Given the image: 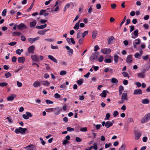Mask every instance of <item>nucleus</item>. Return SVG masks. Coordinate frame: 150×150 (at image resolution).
I'll list each match as a JSON object with an SVG mask.
<instances>
[{"label": "nucleus", "mask_w": 150, "mask_h": 150, "mask_svg": "<svg viewBox=\"0 0 150 150\" xmlns=\"http://www.w3.org/2000/svg\"><path fill=\"white\" fill-rule=\"evenodd\" d=\"M21 34H22L21 33L16 31L12 33V35L13 36H15L16 35L19 36Z\"/></svg>", "instance_id": "cd10ccee"}, {"label": "nucleus", "mask_w": 150, "mask_h": 150, "mask_svg": "<svg viewBox=\"0 0 150 150\" xmlns=\"http://www.w3.org/2000/svg\"><path fill=\"white\" fill-rule=\"evenodd\" d=\"M141 56V55L138 53H137L134 54V57L136 58H139V57Z\"/></svg>", "instance_id": "8fccbe9b"}, {"label": "nucleus", "mask_w": 150, "mask_h": 150, "mask_svg": "<svg viewBox=\"0 0 150 150\" xmlns=\"http://www.w3.org/2000/svg\"><path fill=\"white\" fill-rule=\"evenodd\" d=\"M122 74L124 77H128V78H129V76L128 73L126 72H123L122 73Z\"/></svg>", "instance_id": "79ce46f5"}, {"label": "nucleus", "mask_w": 150, "mask_h": 150, "mask_svg": "<svg viewBox=\"0 0 150 150\" xmlns=\"http://www.w3.org/2000/svg\"><path fill=\"white\" fill-rule=\"evenodd\" d=\"M23 50L22 49L21 50L18 49L16 50V54L19 55H21V52H23Z\"/></svg>", "instance_id": "2f4dec72"}, {"label": "nucleus", "mask_w": 150, "mask_h": 150, "mask_svg": "<svg viewBox=\"0 0 150 150\" xmlns=\"http://www.w3.org/2000/svg\"><path fill=\"white\" fill-rule=\"evenodd\" d=\"M93 148L95 150H97L98 149L97 144L96 143H94L93 144Z\"/></svg>", "instance_id": "3c124183"}, {"label": "nucleus", "mask_w": 150, "mask_h": 150, "mask_svg": "<svg viewBox=\"0 0 150 150\" xmlns=\"http://www.w3.org/2000/svg\"><path fill=\"white\" fill-rule=\"evenodd\" d=\"M80 131L81 132H85L87 131V128L86 127H83L80 129Z\"/></svg>", "instance_id": "de8ad7c7"}, {"label": "nucleus", "mask_w": 150, "mask_h": 150, "mask_svg": "<svg viewBox=\"0 0 150 150\" xmlns=\"http://www.w3.org/2000/svg\"><path fill=\"white\" fill-rule=\"evenodd\" d=\"M35 146L33 144H30L29 146H27L24 148L26 149L27 150H34V148Z\"/></svg>", "instance_id": "6ab92c4d"}, {"label": "nucleus", "mask_w": 150, "mask_h": 150, "mask_svg": "<svg viewBox=\"0 0 150 150\" xmlns=\"http://www.w3.org/2000/svg\"><path fill=\"white\" fill-rule=\"evenodd\" d=\"M48 58L51 60L52 61L54 62L57 63V61L56 59L54 58L52 56L49 55L48 56Z\"/></svg>", "instance_id": "412c9836"}, {"label": "nucleus", "mask_w": 150, "mask_h": 150, "mask_svg": "<svg viewBox=\"0 0 150 150\" xmlns=\"http://www.w3.org/2000/svg\"><path fill=\"white\" fill-rule=\"evenodd\" d=\"M49 110H51V111L54 112L56 115L59 114L62 111V109L59 107L55 108H51L49 109Z\"/></svg>", "instance_id": "7ed1b4c3"}, {"label": "nucleus", "mask_w": 150, "mask_h": 150, "mask_svg": "<svg viewBox=\"0 0 150 150\" xmlns=\"http://www.w3.org/2000/svg\"><path fill=\"white\" fill-rule=\"evenodd\" d=\"M68 53L70 56L72 55L73 53V50L72 49H70L68 51Z\"/></svg>", "instance_id": "c9c22d12"}, {"label": "nucleus", "mask_w": 150, "mask_h": 150, "mask_svg": "<svg viewBox=\"0 0 150 150\" xmlns=\"http://www.w3.org/2000/svg\"><path fill=\"white\" fill-rule=\"evenodd\" d=\"M41 83L43 85L47 86H49L50 84V83L47 81H41Z\"/></svg>", "instance_id": "4be33fe9"}, {"label": "nucleus", "mask_w": 150, "mask_h": 150, "mask_svg": "<svg viewBox=\"0 0 150 150\" xmlns=\"http://www.w3.org/2000/svg\"><path fill=\"white\" fill-rule=\"evenodd\" d=\"M35 49V47L34 45H32L29 47L28 49V52L29 53H34V51Z\"/></svg>", "instance_id": "9b49d317"}, {"label": "nucleus", "mask_w": 150, "mask_h": 150, "mask_svg": "<svg viewBox=\"0 0 150 150\" xmlns=\"http://www.w3.org/2000/svg\"><path fill=\"white\" fill-rule=\"evenodd\" d=\"M119 57V56L117 54H115L114 56V59L115 62V63H117L118 62V59Z\"/></svg>", "instance_id": "f704fd0d"}, {"label": "nucleus", "mask_w": 150, "mask_h": 150, "mask_svg": "<svg viewBox=\"0 0 150 150\" xmlns=\"http://www.w3.org/2000/svg\"><path fill=\"white\" fill-rule=\"evenodd\" d=\"M33 85L34 87L35 88L40 87L41 85V83L38 81H35L33 83Z\"/></svg>", "instance_id": "a211bd4d"}, {"label": "nucleus", "mask_w": 150, "mask_h": 150, "mask_svg": "<svg viewBox=\"0 0 150 150\" xmlns=\"http://www.w3.org/2000/svg\"><path fill=\"white\" fill-rule=\"evenodd\" d=\"M6 12H7L6 9H4L2 13H1L2 16H5L6 15Z\"/></svg>", "instance_id": "a18cd8bd"}, {"label": "nucleus", "mask_w": 150, "mask_h": 150, "mask_svg": "<svg viewBox=\"0 0 150 150\" xmlns=\"http://www.w3.org/2000/svg\"><path fill=\"white\" fill-rule=\"evenodd\" d=\"M142 103L143 104H148L149 103V101L147 99H144L142 100Z\"/></svg>", "instance_id": "473e14b6"}, {"label": "nucleus", "mask_w": 150, "mask_h": 150, "mask_svg": "<svg viewBox=\"0 0 150 150\" xmlns=\"http://www.w3.org/2000/svg\"><path fill=\"white\" fill-rule=\"evenodd\" d=\"M97 34V33L95 31H93L92 33V37L93 39L96 38V37Z\"/></svg>", "instance_id": "72a5a7b5"}, {"label": "nucleus", "mask_w": 150, "mask_h": 150, "mask_svg": "<svg viewBox=\"0 0 150 150\" xmlns=\"http://www.w3.org/2000/svg\"><path fill=\"white\" fill-rule=\"evenodd\" d=\"M76 140L77 142H80L81 141L82 139L79 137H76Z\"/></svg>", "instance_id": "052dcab7"}, {"label": "nucleus", "mask_w": 150, "mask_h": 150, "mask_svg": "<svg viewBox=\"0 0 150 150\" xmlns=\"http://www.w3.org/2000/svg\"><path fill=\"white\" fill-rule=\"evenodd\" d=\"M125 145L122 144L120 147L119 149V150H125Z\"/></svg>", "instance_id": "37998d69"}, {"label": "nucleus", "mask_w": 150, "mask_h": 150, "mask_svg": "<svg viewBox=\"0 0 150 150\" xmlns=\"http://www.w3.org/2000/svg\"><path fill=\"white\" fill-rule=\"evenodd\" d=\"M118 112L117 111H115L113 112V116L114 117H115L118 114Z\"/></svg>", "instance_id": "69168bd1"}, {"label": "nucleus", "mask_w": 150, "mask_h": 150, "mask_svg": "<svg viewBox=\"0 0 150 150\" xmlns=\"http://www.w3.org/2000/svg\"><path fill=\"white\" fill-rule=\"evenodd\" d=\"M144 76L145 74L142 73H138L137 74V76L139 78H143L144 77Z\"/></svg>", "instance_id": "c85d7f7f"}, {"label": "nucleus", "mask_w": 150, "mask_h": 150, "mask_svg": "<svg viewBox=\"0 0 150 150\" xmlns=\"http://www.w3.org/2000/svg\"><path fill=\"white\" fill-rule=\"evenodd\" d=\"M27 130V129L26 128H23L21 127H19L18 128H16L15 130V132L16 134L20 133L22 134H23L25 133Z\"/></svg>", "instance_id": "f257e3e1"}, {"label": "nucleus", "mask_w": 150, "mask_h": 150, "mask_svg": "<svg viewBox=\"0 0 150 150\" xmlns=\"http://www.w3.org/2000/svg\"><path fill=\"white\" fill-rule=\"evenodd\" d=\"M8 83L6 82L0 83V86L1 87H4L7 85Z\"/></svg>", "instance_id": "58836bf2"}, {"label": "nucleus", "mask_w": 150, "mask_h": 150, "mask_svg": "<svg viewBox=\"0 0 150 150\" xmlns=\"http://www.w3.org/2000/svg\"><path fill=\"white\" fill-rule=\"evenodd\" d=\"M17 58L15 56H13V57L12 59V61L13 62H15L16 61Z\"/></svg>", "instance_id": "e2e57ef3"}, {"label": "nucleus", "mask_w": 150, "mask_h": 150, "mask_svg": "<svg viewBox=\"0 0 150 150\" xmlns=\"http://www.w3.org/2000/svg\"><path fill=\"white\" fill-rule=\"evenodd\" d=\"M18 28L19 30H23L27 28L26 26L23 23H21L19 24L17 27Z\"/></svg>", "instance_id": "4468645a"}, {"label": "nucleus", "mask_w": 150, "mask_h": 150, "mask_svg": "<svg viewBox=\"0 0 150 150\" xmlns=\"http://www.w3.org/2000/svg\"><path fill=\"white\" fill-rule=\"evenodd\" d=\"M45 102L47 104H52L53 103L52 101L48 100H46Z\"/></svg>", "instance_id": "680f3d73"}, {"label": "nucleus", "mask_w": 150, "mask_h": 150, "mask_svg": "<svg viewBox=\"0 0 150 150\" xmlns=\"http://www.w3.org/2000/svg\"><path fill=\"white\" fill-rule=\"evenodd\" d=\"M114 39L115 38L113 36H112L110 38H108V44H110L111 41Z\"/></svg>", "instance_id": "c756f323"}, {"label": "nucleus", "mask_w": 150, "mask_h": 150, "mask_svg": "<svg viewBox=\"0 0 150 150\" xmlns=\"http://www.w3.org/2000/svg\"><path fill=\"white\" fill-rule=\"evenodd\" d=\"M142 94V92L141 90L140 89H137L135 90L134 92V95H138Z\"/></svg>", "instance_id": "2eb2a0df"}, {"label": "nucleus", "mask_w": 150, "mask_h": 150, "mask_svg": "<svg viewBox=\"0 0 150 150\" xmlns=\"http://www.w3.org/2000/svg\"><path fill=\"white\" fill-rule=\"evenodd\" d=\"M99 48L98 45H96L94 47V51L95 52H96L99 49Z\"/></svg>", "instance_id": "774afa93"}, {"label": "nucleus", "mask_w": 150, "mask_h": 150, "mask_svg": "<svg viewBox=\"0 0 150 150\" xmlns=\"http://www.w3.org/2000/svg\"><path fill=\"white\" fill-rule=\"evenodd\" d=\"M67 74V72L65 71L62 70L60 72V75H63L66 74Z\"/></svg>", "instance_id": "603ef678"}, {"label": "nucleus", "mask_w": 150, "mask_h": 150, "mask_svg": "<svg viewBox=\"0 0 150 150\" xmlns=\"http://www.w3.org/2000/svg\"><path fill=\"white\" fill-rule=\"evenodd\" d=\"M18 61L19 62L23 63L25 61V58L23 57H19L18 58Z\"/></svg>", "instance_id": "aec40b11"}, {"label": "nucleus", "mask_w": 150, "mask_h": 150, "mask_svg": "<svg viewBox=\"0 0 150 150\" xmlns=\"http://www.w3.org/2000/svg\"><path fill=\"white\" fill-rule=\"evenodd\" d=\"M80 21H79L75 25L74 27V28L75 30H78L79 28V23Z\"/></svg>", "instance_id": "bb28decb"}, {"label": "nucleus", "mask_w": 150, "mask_h": 150, "mask_svg": "<svg viewBox=\"0 0 150 150\" xmlns=\"http://www.w3.org/2000/svg\"><path fill=\"white\" fill-rule=\"evenodd\" d=\"M67 129L68 131H74V128H71L70 127H68Z\"/></svg>", "instance_id": "09e8293b"}, {"label": "nucleus", "mask_w": 150, "mask_h": 150, "mask_svg": "<svg viewBox=\"0 0 150 150\" xmlns=\"http://www.w3.org/2000/svg\"><path fill=\"white\" fill-rule=\"evenodd\" d=\"M17 84L18 87H21L22 85V83L19 81H17Z\"/></svg>", "instance_id": "bf43d9fd"}, {"label": "nucleus", "mask_w": 150, "mask_h": 150, "mask_svg": "<svg viewBox=\"0 0 150 150\" xmlns=\"http://www.w3.org/2000/svg\"><path fill=\"white\" fill-rule=\"evenodd\" d=\"M116 5L115 4H113L111 5V7L112 8L114 9L116 7Z\"/></svg>", "instance_id": "338daca9"}, {"label": "nucleus", "mask_w": 150, "mask_h": 150, "mask_svg": "<svg viewBox=\"0 0 150 150\" xmlns=\"http://www.w3.org/2000/svg\"><path fill=\"white\" fill-rule=\"evenodd\" d=\"M132 55L131 54L128 55L126 59V62L128 64H130L132 62L133 60Z\"/></svg>", "instance_id": "0eeeda50"}, {"label": "nucleus", "mask_w": 150, "mask_h": 150, "mask_svg": "<svg viewBox=\"0 0 150 150\" xmlns=\"http://www.w3.org/2000/svg\"><path fill=\"white\" fill-rule=\"evenodd\" d=\"M111 62V60L110 59H106L105 61V63H110Z\"/></svg>", "instance_id": "13d9d810"}, {"label": "nucleus", "mask_w": 150, "mask_h": 150, "mask_svg": "<svg viewBox=\"0 0 150 150\" xmlns=\"http://www.w3.org/2000/svg\"><path fill=\"white\" fill-rule=\"evenodd\" d=\"M83 83V80L81 79H80L79 80H78L77 83L79 85H81Z\"/></svg>", "instance_id": "ea45409f"}, {"label": "nucleus", "mask_w": 150, "mask_h": 150, "mask_svg": "<svg viewBox=\"0 0 150 150\" xmlns=\"http://www.w3.org/2000/svg\"><path fill=\"white\" fill-rule=\"evenodd\" d=\"M39 139L41 142V143L43 145H44L45 144V142L44 141L43 139L41 137L39 138Z\"/></svg>", "instance_id": "4d7b16f0"}, {"label": "nucleus", "mask_w": 150, "mask_h": 150, "mask_svg": "<svg viewBox=\"0 0 150 150\" xmlns=\"http://www.w3.org/2000/svg\"><path fill=\"white\" fill-rule=\"evenodd\" d=\"M32 116V115L31 113L28 112H26V114H23V117L25 119H28L29 118V117H31Z\"/></svg>", "instance_id": "1a4fd4ad"}, {"label": "nucleus", "mask_w": 150, "mask_h": 150, "mask_svg": "<svg viewBox=\"0 0 150 150\" xmlns=\"http://www.w3.org/2000/svg\"><path fill=\"white\" fill-rule=\"evenodd\" d=\"M111 82L115 84H117L118 82L117 80L115 78H112L111 79Z\"/></svg>", "instance_id": "a878e982"}, {"label": "nucleus", "mask_w": 150, "mask_h": 150, "mask_svg": "<svg viewBox=\"0 0 150 150\" xmlns=\"http://www.w3.org/2000/svg\"><path fill=\"white\" fill-rule=\"evenodd\" d=\"M16 44V42H12L8 43V45L11 46L15 45Z\"/></svg>", "instance_id": "5fc2aeb1"}, {"label": "nucleus", "mask_w": 150, "mask_h": 150, "mask_svg": "<svg viewBox=\"0 0 150 150\" xmlns=\"http://www.w3.org/2000/svg\"><path fill=\"white\" fill-rule=\"evenodd\" d=\"M46 10H42L40 11L39 13V15H43L44 16H48L49 15V13L48 12H46Z\"/></svg>", "instance_id": "ddd939ff"}, {"label": "nucleus", "mask_w": 150, "mask_h": 150, "mask_svg": "<svg viewBox=\"0 0 150 150\" xmlns=\"http://www.w3.org/2000/svg\"><path fill=\"white\" fill-rule=\"evenodd\" d=\"M39 38V37H36L34 38H29L28 39V40L29 41V42L31 43L32 44L33 42H34L35 41L38 40Z\"/></svg>", "instance_id": "f3484780"}, {"label": "nucleus", "mask_w": 150, "mask_h": 150, "mask_svg": "<svg viewBox=\"0 0 150 150\" xmlns=\"http://www.w3.org/2000/svg\"><path fill=\"white\" fill-rule=\"evenodd\" d=\"M126 19V16H125L124 17V18L123 19V20L122 21L121 23L120 24V28H121V26H122V25L125 22Z\"/></svg>", "instance_id": "49530a36"}, {"label": "nucleus", "mask_w": 150, "mask_h": 150, "mask_svg": "<svg viewBox=\"0 0 150 150\" xmlns=\"http://www.w3.org/2000/svg\"><path fill=\"white\" fill-rule=\"evenodd\" d=\"M54 97L56 98H58L60 97V96L58 93H56L54 95Z\"/></svg>", "instance_id": "0e129e2a"}, {"label": "nucleus", "mask_w": 150, "mask_h": 150, "mask_svg": "<svg viewBox=\"0 0 150 150\" xmlns=\"http://www.w3.org/2000/svg\"><path fill=\"white\" fill-rule=\"evenodd\" d=\"M111 51V50L110 48H104L101 50V52L105 54H109Z\"/></svg>", "instance_id": "6e6552de"}, {"label": "nucleus", "mask_w": 150, "mask_h": 150, "mask_svg": "<svg viewBox=\"0 0 150 150\" xmlns=\"http://www.w3.org/2000/svg\"><path fill=\"white\" fill-rule=\"evenodd\" d=\"M135 134V139L136 140L138 139L142 135L140 132H138L137 131H134Z\"/></svg>", "instance_id": "9d476101"}, {"label": "nucleus", "mask_w": 150, "mask_h": 150, "mask_svg": "<svg viewBox=\"0 0 150 150\" xmlns=\"http://www.w3.org/2000/svg\"><path fill=\"white\" fill-rule=\"evenodd\" d=\"M6 119L8 120V122L10 123L11 124L13 123V120L10 117H7Z\"/></svg>", "instance_id": "4c0bfd02"}, {"label": "nucleus", "mask_w": 150, "mask_h": 150, "mask_svg": "<svg viewBox=\"0 0 150 150\" xmlns=\"http://www.w3.org/2000/svg\"><path fill=\"white\" fill-rule=\"evenodd\" d=\"M98 55V52H94L91 55L90 57V60L91 61H93L94 60H97V56Z\"/></svg>", "instance_id": "39448f33"}, {"label": "nucleus", "mask_w": 150, "mask_h": 150, "mask_svg": "<svg viewBox=\"0 0 150 150\" xmlns=\"http://www.w3.org/2000/svg\"><path fill=\"white\" fill-rule=\"evenodd\" d=\"M47 26L46 24H45L44 25H41L40 26H37L35 27L36 28L38 29H43L45 28Z\"/></svg>", "instance_id": "b1692460"}, {"label": "nucleus", "mask_w": 150, "mask_h": 150, "mask_svg": "<svg viewBox=\"0 0 150 150\" xmlns=\"http://www.w3.org/2000/svg\"><path fill=\"white\" fill-rule=\"evenodd\" d=\"M37 22L36 20H35L33 22L30 23V26L31 28H33L36 25Z\"/></svg>", "instance_id": "5701e85b"}, {"label": "nucleus", "mask_w": 150, "mask_h": 150, "mask_svg": "<svg viewBox=\"0 0 150 150\" xmlns=\"http://www.w3.org/2000/svg\"><path fill=\"white\" fill-rule=\"evenodd\" d=\"M150 119V113H148L141 120L142 123H144L147 122Z\"/></svg>", "instance_id": "20e7f679"}, {"label": "nucleus", "mask_w": 150, "mask_h": 150, "mask_svg": "<svg viewBox=\"0 0 150 150\" xmlns=\"http://www.w3.org/2000/svg\"><path fill=\"white\" fill-rule=\"evenodd\" d=\"M105 91L103 90L102 93L100 94V96L101 97L105 98L106 96V93H105Z\"/></svg>", "instance_id": "7c9ffc66"}, {"label": "nucleus", "mask_w": 150, "mask_h": 150, "mask_svg": "<svg viewBox=\"0 0 150 150\" xmlns=\"http://www.w3.org/2000/svg\"><path fill=\"white\" fill-rule=\"evenodd\" d=\"M103 59V57L102 56H100L99 58L98 59V60L99 62H102Z\"/></svg>", "instance_id": "864d4df0"}, {"label": "nucleus", "mask_w": 150, "mask_h": 150, "mask_svg": "<svg viewBox=\"0 0 150 150\" xmlns=\"http://www.w3.org/2000/svg\"><path fill=\"white\" fill-rule=\"evenodd\" d=\"M114 123V121L113 120L111 122L108 121L106 122L105 121H103L102 122V124L103 126H105L108 128L111 126Z\"/></svg>", "instance_id": "f03ea898"}, {"label": "nucleus", "mask_w": 150, "mask_h": 150, "mask_svg": "<svg viewBox=\"0 0 150 150\" xmlns=\"http://www.w3.org/2000/svg\"><path fill=\"white\" fill-rule=\"evenodd\" d=\"M16 95L14 94H11L10 96L8 97L7 99L8 101H11L13 100L14 99L16 98Z\"/></svg>", "instance_id": "f8f14e48"}, {"label": "nucleus", "mask_w": 150, "mask_h": 150, "mask_svg": "<svg viewBox=\"0 0 150 150\" xmlns=\"http://www.w3.org/2000/svg\"><path fill=\"white\" fill-rule=\"evenodd\" d=\"M49 30V29H45L42 30H41L39 31H38V34L40 35H43L46 32L47 30Z\"/></svg>", "instance_id": "393cba45"}, {"label": "nucleus", "mask_w": 150, "mask_h": 150, "mask_svg": "<svg viewBox=\"0 0 150 150\" xmlns=\"http://www.w3.org/2000/svg\"><path fill=\"white\" fill-rule=\"evenodd\" d=\"M134 43L136 45H139L140 43V40L139 39H137L135 40Z\"/></svg>", "instance_id": "c03bdc74"}, {"label": "nucleus", "mask_w": 150, "mask_h": 150, "mask_svg": "<svg viewBox=\"0 0 150 150\" xmlns=\"http://www.w3.org/2000/svg\"><path fill=\"white\" fill-rule=\"evenodd\" d=\"M138 31L137 30H136L134 32V34L135 36L137 37L138 35Z\"/></svg>", "instance_id": "6e6d98bb"}, {"label": "nucleus", "mask_w": 150, "mask_h": 150, "mask_svg": "<svg viewBox=\"0 0 150 150\" xmlns=\"http://www.w3.org/2000/svg\"><path fill=\"white\" fill-rule=\"evenodd\" d=\"M127 95V93H122L121 97V101L120 102V103L121 104L123 103L125 100H128Z\"/></svg>", "instance_id": "423d86ee"}, {"label": "nucleus", "mask_w": 150, "mask_h": 150, "mask_svg": "<svg viewBox=\"0 0 150 150\" xmlns=\"http://www.w3.org/2000/svg\"><path fill=\"white\" fill-rule=\"evenodd\" d=\"M11 76V74L9 72H8L5 74V76L6 78L10 77Z\"/></svg>", "instance_id": "e433bc0d"}, {"label": "nucleus", "mask_w": 150, "mask_h": 150, "mask_svg": "<svg viewBox=\"0 0 150 150\" xmlns=\"http://www.w3.org/2000/svg\"><path fill=\"white\" fill-rule=\"evenodd\" d=\"M31 58L33 61L38 62L39 61V58L36 55H32Z\"/></svg>", "instance_id": "dca6fc26"}, {"label": "nucleus", "mask_w": 150, "mask_h": 150, "mask_svg": "<svg viewBox=\"0 0 150 150\" xmlns=\"http://www.w3.org/2000/svg\"><path fill=\"white\" fill-rule=\"evenodd\" d=\"M88 30L85 31L82 34V37L84 38L86 35L88 34Z\"/></svg>", "instance_id": "a19ab883"}]
</instances>
